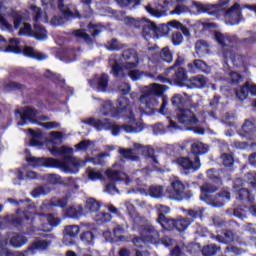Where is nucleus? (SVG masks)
<instances>
[{"label":"nucleus","instance_id":"obj_27","mask_svg":"<svg viewBox=\"0 0 256 256\" xmlns=\"http://www.w3.org/2000/svg\"><path fill=\"white\" fill-rule=\"evenodd\" d=\"M143 192L145 195H149L154 199H159L163 197V187L161 186H151L148 190L143 188Z\"/></svg>","mask_w":256,"mask_h":256},{"label":"nucleus","instance_id":"obj_18","mask_svg":"<svg viewBox=\"0 0 256 256\" xmlns=\"http://www.w3.org/2000/svg\"><path fill=\"white\" fill-rule=\"evenodd\" d=\"M0 51H5L6 53H21V45H19V40L11 39L9 45L7 46V40L0 36Z\"/></svg>","mask_w":256,"mask_h":256},{"label":"nucleus","instance_id":"obj_56","mask_svg":"<svg viewBox=\"0 0 256 256\" xmlns=\"http://www.w3.org/2000/svg\"><path fill=\"white\" fill-rule=\"evenodd\" d=\"M173 45H181L183 43V35L179 32H176L172 36Z\"/></svg>","mask_w":256,"mask_h":256},{"label":"nucleus","instance_id":"obj_16","mask_svg":"<svg viewBox=\"0 0 256 256\" xmlns=\"http://www.w3.org/2000/svg\"><path fill=\"white\" fill-rule=\"evenodd\" d=\"M13 21L14 27L16 29H20L19 35H33V29L31 28V25H29L28 23H23V19L21 18L19 13H13Z\"/></svg>","mask_w":256,"mask_h":256},{"label":"nucleus","instance_id":"obj_46","mask_svg":"<svg viewBox=\"0 0 256 256\" xmlns=\"http://www.w3.org/2000/svg\"><path fill=\"white\" fill-rule=\"evenodd\" d=\"M215 253H217V246L215 245H208L202 249V255L204 256L215 255Z\"/></svg>","mask_w":256,"mask_h":256},{"label":"nucleus","instance_id":"obj_25","mask_svg":"<svg viewBox=\"0 0 256 256\" xmlns=\"http://www.w3.org/2000/svg\"><path fill=\"white\" fill-rule=\"evenodd\" d=\"M23 53L24 55H26V57H31L32 59H37L38 61H44V59H47V55L38 52L37 50L29 46H26L24 48Z\"/></svg>","mask_w":256,"mask_h":256},{"label":"nucleus","instance_id":"obj_20","mask_svg":"<svg viewBox=\"0 0 256 256\" xmlns=\"http://www.w3.org/2000/svg\"><path fill=\"white\" fill-rule=\"evenodd\" d=\"M29 10L33 14L34 21H36V23H47L49 21L47 12H42L41 8L37 7L36 5L31 4Z\"/></svg>","mask_w":256,"mask_h":256},{"label":"nucleus","instance_id":"obj_39","mask_svg":"<svg viewBox=\"0 0 256 256\" xmlns=\"http://www.w3.org/2000/svg\"><path fill=\"white\" fill-rule=\"evenodd\" d=\"M253 129H255L253 122L249 120L246 121L242 126V135H244V137H249L251 133H253Z\"/></svg>","mask_w":256,"mask_h":256},{"label":"nucleus","instance_id":"obj_51","mask_svg":"<svg viewBox=\"0 0 256 256\" xmlns=\"http://www.w3.org/2000/svg\"><path fill=\"white\" fill-rule=\"evenodd\" d=\"M146 10L148 11V13H150V15H152L153 17H157L159 19V17H163V15L165 14L164 11H159L151 6H147Z\"/></svg>","mask_w":256,"mask_h":256},{"label":"nucleus","instance_id":"obj_40","mask_svg":"<svg viewBox=\"0 0 256 256\" xmlns=\"http://www.w3.org/2000/svg\"><path fill=\"white\" fill-rule=\"evenodd\" d=\"M160 57L163 61H166V63H171V61H173V53H171L169 47H165L161 50Z\"/></svg>","mask_w":256,"mask_h":256},{"label":"nucleus","instance_id":"obj_9","mask_svg":"<svg viewBox=\"0 0 256 256\" xmlns=\"http://www.w3.org/2000/svg\"><path fill=\"white\" fill-rule=\"evenodd\" d=\"M7 245V240L0 241V256H29V255H35L36 251H41L43 249H47L49 245H51V242H47L45 240H38L34 243H32L31 247L28 248V250L24 252H14L11 254L5 246Z\"/></svg>","mask_w":256,"mask_h":256},{"label":"nucleus","instance_id":"obj_47","mask_svg":"<svg viewBox=\"0 0 256 256\" xmlns=\"http://www.w3.org/2000/svg\"><path fill=\"white\" fill-rule=\"evenodd\" d=\"M217 240L220 243H231L233 241V232L228 231L224 233V236H217Z\"/></svg>","mask_w":256,"mask_h":256},{"label":"nucleus","instance_id":"obj_8","mask_svg":"<svg viewBox=\"0 0 256 256\" xmlns=\"http://www.w3.org/2000/svg\"><path fill=\"white\" fill-rule=\"evenodd\" d=\"M177 120L182 125H195L193 131L196 135H205L207 131L205 130V126H203L205 124V117H197L189 109L180 110L177 114Z\"/></svg>","mask_w":256,"mask_h":256},{"label":"nucleus","instance_id":"obj_42","mask_svg":"<svg viewBox=\"0 0 256 256\" xmlns=\"http://www.w3.org/2000/svg\"><path fill=\"white\" fill-rule=\"evenodd\" d=\"M101 31H105V27L97 26L91 23L88 25V32L90 33V35H92V37H97V35H99Z\"/></svg>","mask_w":256,"mask_h":256},{"label":"nucleus","instance_id":"obj_3","mask_svg":"<svg viewBox=\"0 0 256 256\" xmlns=\"http://www.w3.org/2000/svg\"><path fill=\"white\" fill-rule=\"evenodd\" d=\"M173 3H177L175 9L171 11V15H183L185 13H189L196 7L202 11V13H209V15L215 14L216 11H223L227 7L228 0H220L218 4H199L193 0H160L158 5L160 7H169V5H173Z\"/></svg>","mask_w":256,"mask_h":256},{"label":"nucleus","instance_id":"obj_58","mask_svg":"<svg viewBox=\"0 0 256 256\" xmlns=\"http://www.w3.org/2000/svg\"><path fill=\"white\" fill-rule=\"evenodd\" d=\"M42 5H43L44 9L49 11V9L55 8V0H42Z\"/></svg>","mask_w":256,"mask_h":256},{"label":"nucleus","instance_id":"obj_62","mask_svg":"<svg viewBox=\"0 0 256 256\" xmlns=\"http://www.w3.org/2000/svg\"><path fill=\"white\" fill-rule=\"evenodd\" d=\"M119 91L124 95H127V93L131 91V87L129 86V84L123 83L122 85L119 86Z\"/></svg>","mask_w":256,"mask_h":256},{"label":"nucleus","instance_id":"obj_55","mask_svg":"<svg viewBox=\"0 0 256 256\" xmlns=\"http://www.w3.org/2000/svg\"><path fill=\"white\" fill-rule=\"evenodd\" d=\"M95 221H101V222H106V221H111V215L109 213H98L95 215Z\"/></svg>","mask_w":256,"mask_h":256},{"label":"nucleus","instance_id":"obj_34","mask_svg":"<svg viewBox=\"0 0 256 256\" xmlns=\"http://www.w3.org/2000/svg\"><path fill=\"white\" fill-rule=\"evenodd\" d=\"M176 83L183 87V85H189V80H187V74L183 68H178L176 72Z\"/></svg>","mask_w":256,"mask_h":256},{"label":"nucleus","instance_id":"obj_30","mask_svg":"<svg viewBox=\"0 0 256 256\" xmlns=\"http://www.w3.org/2000/svg\"><path fill=\"white\" fill-rule=\"evenodd\" d=\"M192 87H197V89H203V87H207V78L205 76H197L189 80L188 85Z\"/></svg>","mask_w":256,"mask_h":256},{"label":"nucleus","instance_id":"obj_21","mask_svg":"<svg viewBox=\"0 0 256 256\" xmlns=\"http://www.w3.org/2000/svg\"><path fill=\"white\" fill-rule=\"evenodd\" d=\"M251 93V95H256V85L255 84H246L242 88H240L238 91H236V96L240 101H244V99H247L248 93Z\"/></svg>","mask_w":256,"mask_h":256},{"label":"nucleus","instance_id":"obj_53","mask_svg":"<svg viewBox=\"0 0 256 256\" xmlns=\"http://www.w3.org/2000/svg\"><path fill=\"white\" fill-rule=\"evenodd\" d=\"M221 159L225 167H231L233 165V156L231 154H223Z\"/></svg>","mask_w":256,"mask_h":256},{"label":"nucleus","instance_id":"obj_31","mask_svg":"<svg viewBox=\"0 0 256 256\" xmlns=\"http://www.w3.org/2000/svg\"><path fill=\"white\" fill-rule=\"evenodd\" d=\"M43 219L48 221V224L43 227V231L46 232L51 231L53 227H57V225L60 223V220L53 215L44 216Z\"/></svg>","mask_w":256,"mask_h":256},{"label":"nucleus","instance_id":"obj_48","mask_svg":"<svg viewBox=\"0 0 256 256\" xmlns=\"http://www.w3.org/2000/svg\"><path fill=\"white\" fill-rule=\"evenodd\" d=\"M58 3V8L62 13L64 14L65 17H72L73 13H71V10H69V7L63 5V0H57Z\"/></svg>","mask_w":256,"mask_h":256},{"label":"nucleus","instance_id":"obj_11","mask_svg":"<svg viewBox=\"0 0 256 256\" xmlns=\"http://www.w3.org/2000/svg\"><path fill=\"white\" fill-rule=\"evenodd\" d=\"M124 21L125 23H127V25H132L133 27H143V35L145 39H149L151 35L157 33L158 31V28L155 25V23L147 19L135 20V18L126 17L124 18Z\"/></svg>","mask_w":256,"mask_h":256},{"label":"nucleus","instance_id":"obj_35","mask_svg":"<svg viewBox=\"0 0 256 256\" xmlns=\"http://www.w3.org/2000/svg\"><path fill=\"white\" fill-rule=\"evenodd\" d=\"M30 135H31V141H30V145H32V147H41V132L40 131H33V130H29Z\"/></svg>","mask_w":256,"mask_h":256},{"label":"nucleus","instance_id":"obj_15","mask_svg":"<svg viewBox=\"0 0 256 256\" xmlns=\"http://www.w3.org/2000/svg\"><path fill=\"white\" fill-rule=\"evenodd\" d=\"M159 239V232L155 231L154 229H149L142 233V238H136L134 243L137 247H143L141 243H157Z\"/></svg>","mask_w":256,"mask_h":256},{"label":"nucleus","instance_id":"obj_52","mask_svg":"<svg viewBox=\"0 0 256 256\" xmlns=\"http://www.w3.org/2000/svg\"><path fill=\"white\" fill-rule=\"evenodd\" d=\"M81 239L83 243H87L88 245H91L93 243V232H85L81 235Z\"/></svg>","mask_w":256,"mask_h":256},{"label":"nucleus","instance_id":"obj_49","mask_svg":"<svg viewBox=\"0 0 256 256\" xmlns=\"http://www.w3.org/2000/svg\"><path fill=\"white\" fill-rule=\"evenodd\" d=\"M168 119V125H167V129L168 131H175L177 129H179V125H177V122H175V119H177V117L172 116V117H167Z\"/></svg>","mask_w":256,"mask_h":256},{"label":"nucleus","instance_id":"obj_63","mask_svg":"<svg viewBox=\"0 0 256 256\" xmlns=\"http://www.w3.org/2000/svg\"><path fill=\"white\" fill-rule=\"evenodd\" d=\"M107 193H110V195H115L117 193V188H115V184L110 183L106 186Z\"/></svg>","mask_w":256,"mask_h":256},{"label":"nucleus","instance_id":"obj_60","mask_svg":"<svg viewBox=\"0 0 256 256\" xmlns=\"http://www.w3.org/2000/svg\"><path fill=\"white\" fill-rule=\"evenodd\" d=\"M104 157H109V154H100L98 158L90 159L89 161H92L94 165H103V162L101 161V159H103Z\"/></svg>","mask_w":256,"mask_h":256},{"label":"nucleus","instance_id":"obj_22","mask_svg":"<svg viewBox=\"0 0 256 256\" xmlns=\"http://www.w3.org/2000/svg\"><path fill=\"white\" fill-rule=\"evenodd\" d=\"M106 175L111 181H125L126 185H129V177L123 172H116L111 169L106 171Z\"/></svg>","mask_w":256,"mask_h":256},{"label":"nucleus","instance_id":"obj_2","mask_svg":"<svg viewBox=\"0 0 256 256\" xmlns=\"http://www.w3.org/2000/svg\"><path fill=\"white\" fill-rule=\"evenodd\" d=\"M63 137V133L61 132H51L46 140V147L51 155H63L64 159L62 161L55 158H37L27 155V163L31 167H56L64 171V173H78L79 167H83L85 161L75 157H69V155L73 154V148L58 146L63 142Z\"/></svg>","mask_w":256,"mask_h":256},{"label":"nucleus","instance_id":"obj_57","mask_svg":"<svg viewBox=\"0 0 256 256\" xmlns=\"http://www.w3.org/2000/svg\"><path fill=\"white\" fill-rule=\"evenodd\" d=\"M75 37H78V39H84V41H89V34H87L83 30H76L74 32Z\"/></svg>","mask_w":256,"mask_h":256},{"label":"nucleus","instance_id":"obj_50","mask_svg":"<svg viewBox=\"0 0 256 256\" xmlns=\"http://www.w3.org/2000/svg\"><path fill=\"white\" fill-rule=\"evenodd\" d=\"M106 49H108V51H117L118 49H121V46L119 45L117 40L112 39L107 42Z\"/></svg>","mask_w":256,"mask_h":256},{"label":"nucleus","instance_id":"obj_28","mask_svg":"<svg viewBox=\"0 0 256 256\" xmlns=\"http://www.w3.org/2000/svg\"><path fill=\"white\" fill-rule=\"evenodd\" d=\"M27 241H29L23 235L14 234L10 237V245L15 248L23 247V245H27Z\"/></svg>","mask_w":256,"mask_h":256},{"label":"nucleus","instance_id":"obj_7","mask_svg":"<svg viewBox=\"0 0 256 256\" xmlns=\"http://www.w3.org/2000/svg\"><path fill=\"white\" fill-rule=\"evenodd\" d=\"M119 153L124 157V159H128L129 161H137L139 159V155H146L148 163H152V167H157V159L154 156L152 148L145 147L140 144H134L133 149H120Z\"/></svg>","mask_w":256,"mask_h":256},{"label":"nucleus","instance_id":"obj_14","mask_svg":"<svg viewBox=\"0 0 256 256\" xmlns=\"http://www.w3.org/2000/svg\"><path fill=\"white\" fill-rule=\"evenodd\" d=\"M225 21L227 25H239L241 21V7L235 3L225 13Z\"/></svg>","mask_w":256,"mask_h":256},{"label":"nucleus","instance_id":"obj_41","mask_svg":"<svg viewBox=\"0 0 256 256\" xmlns=\"http://www.w3.org/2000/svg\"><path fill=\"white\" fill-rule=\"evenodd\" d=\"M0 27L3 31H11V25L3 17V4H0Z\"/></svg>","mask_w":256,"mask_h":256},{"label":"nucleus","instance_id":"obj_29","mask_svg":"<svg viewBox=\"0 0 256 256\" xmlns=\"http://www.w3.org/2000/svg\"><path fill=\"white\" fill-rule=\"evenodd\" d=\"M100 115H109L110 117H115L117 115L115 107L111 101H106L100 109Z\"/></svg>","mask_w":256,"mask_h":256},{"label":"nucleus","instance_id":"obj_6","mask_svg":"<svg viewBox=\"0 0 256 256\" xmlns=\"http://www.w3.org/2000/svg\"><path fill=\"white\" fill-rule=\"evenodd\" d=\"M217 191V187L213 186L211 183H206L201 187V201H205L208 205L212 207H223L227 201L231 200V193L228 190H222L218 195H213Z\"/></svg>","mask_w":256,"mask_h":256},{"label":"nucleus","instance_id":"obj_64","mask_svg":"<svg viewBox=\"0 0 256 256\" xmlns=\"http://www.w3.org/2000/svg\"><path fill=\"white\" fill-rule=\"evenodd\" d=\"M230 77L232 79V83H239V81H241V75H239L237 72L231 73Z\"/></svg>","mask_w":256,"mask_h":256},{"label":"nucleus","instance_id":"obj_23","mask_svg":"<svg viewBox=\"0 0 256 256\" xmlns=\"http://www.w3.org/2000/svg\"><path fill=\"white\" fill-rule=\"evenodd\" d=\"M156 209L158 211V223H160V225L164 227V229H167V223L169 222V220L165 218V215L166 213H169V207L163 205H156Z\"/></svg>","mask_w":256,"mask_h":256},{"label":"nucleus","instance_id":"obj_10","mask_svg":"<svg viewBox=\"0 0 256 256\" xmlns=\"http://www.w3.org/2000/svg\"><path fill=\"white\" fill-rule=\"evenodd\" d=\"M100 207L101 206L97 200L89 198L86 201V207L84 210L81 206H74L66 208L65 212L68 217H81V215H89V213L92 215H97V211H99Z\"/></svg>","mask_w":256,"mask_h":256},{"label":"nucleus","instance_id":"obj_59","mask_svg":"<svg viewBox=\"0 0 256 256\" xmlns=\"http://www.w3.org/2000/svg\"><path fill=\"white\" fill-rule=\"evenodd\" d=\"M172 105H182L183 103V96L176 94L173 96L172 100Z\"/></svg>","mask_w":256,"mask_h":256},{"label":"nucleus","instance_id":"obj_32","mask_svg":"<svg viewBox=\"0 0 256 256\" xmlns=\"http://www.w3.org/2000/svg\"><path fill=\"white\" fill-rule=\"evenodd\" d=\"M33 36L38 39V41H45L47 39V30L38 24L34 25Z\"/></svg>","mask_w":256,"mask_h":256},{"label":"nucleus","instance_id":"obj_61","mask_svg":"<svg viewBox=\"0 0 256 256\" xmlns=\"http://www.w3.org/2000/svg\"><path fill=\"white\" fill-rule=\"evenodd\" d=\"M64 23H65V20L63 18H57V17H54L50 21V24L54 25V27H58V25H63Z\"/></svg>","mask_w":256,"mask_h":256},{"label":"nucleus","instance_id":"obj_1","mask_svg":"<svg viewBox=\"0 0 256 256\" xmlns=\"http://www.w3.org/2000/svg\"><path fill=\"white\" fill-rule=\"evenodd\" d=\"M165 91H167V87L159 84H151L142 88V95L139 99V113L136 114L135 110L131 109L129 99L125 96L120 97L116 103V109L118 113L126 111V122L128 124L122 127V131H125V133H141L143 131V122L139 120V117H141L142 113L153 111L159 105V101L154 95H161Z\"/></svg>","mask_w":256,"mask_h":256},{"label":"nucleus","instance_id":"obj_13","mask_svg":"<svg viewBox=\"0 0 256 256\" xmlns=\"http://www.w3.org/2000/svg\"><path fill=\"white\" fill-rule=\"evenodd\" d=\"M83 123H85L86 125H92V127H95V129H97L98 131H101L102 129H111L112 135L114 136L119 135V131H121L119 126L112 124L107 120L101 121L94 118H89L87 120H84Z\"/></svg>","mask_w":256,"mask_h":256},{"label":"nucleus","instance_id":"obj_19","mask_svg":"<svg viewBox=\"0 0 256 256\" xmlns=\"http://www.w3.org/2000/svg\"><path fill=\"white\" fill-rule=\"evenodd\" d=\"M79 226L73 225V226H67L64 230V237H63V243L64 245H75V239H71L70 241H67L69 237H77L79 235Z\"/></svg>","mask_w":256,"mask_h":256},{"label":"nucleus","instance_id":"obj_33","mask_svg":"<svg viewBox=\"0 0 256 256\" xmlns=\"http://www.w3.org/2000/svg\"><path fill=\"white\" fill-rule=\"evenodd\" d=\"M167 225H173L177 229V231H185L187 227L189 226V222L186 219H180V220H168Z\"/></svg>","mask_w":256,"mask_h":256},{"label":"nucleus","instance_id":"obj_36","mask_svg":"<svg viewBox=\"0 0 256 256\" xmlns=\"http://www.w3.org/2000/svg\"><path fill=\"white\" fill-rule=\"evenodd\" d=\"M107 81H109V77L106 74H102V75L96 77L98 91H106L107 90Z\"/></svg>","mask_w":256,"mask_h":256},{"label":"nucleus","instance_id":"obj_43","mask_svg":"<svg viewBox=\"0 0 256 256\" xmlns=\"http://www.w3.org/2000/svg\"><path fill=\"white\" fill-rule=\"evenodd\" d=\"M215 39L217 41V43H219V45H221V47H225L228 46L229 44V39L227 38V36H225V34H222L220 32H216L215 33Z\"/></svg>","mask_w":256,"mask_h":256},{"label":"nucleus","instance_id":"obj_24","mask_svg":"<svg viewBox=\"0 0 256 256\" xmlns=\"http://www.w3.org/2000/svg\"><path fill=\"white\" fill-rule=\"evenodd\" d=\"M240 185H243V181L241 179H237L235 181L234 189L238 191L239 199H241L242 201H253V197H251V194L244 188H239Z\"/></svg>","mask_w":256,"mask_h":256},{"label":"nucleus","instance_id":"obj_5","mask_svg":"<svg viewBox=\"0 0 256 256\" xmlns=\"http://www.w3.org/2000/svg\"><path fill=\"white\" fill-rule=\"evenodd\" d=\"M209 151V146L203 142H194L192 144V153L189 157H181L177 159V164L179 165L182 173L184 175H189V173H195L201 169V162L197 155H205Z\"/></svg>","mask_w":256,"mask_h":256},{"label":"nucleus","instance_id":"obj_12","mask_svg":"<svg viewBox=\"0 0 256 256\" xmlns=\"http://www.w3.org/2000/svg\"><path fill=\"white\" fill-rule=\"evenodd\" d=\"M166 193L169 199L181 201L185 197V185L179 179H175L171 182V186L167 188Z\"/></svg>","mask_w":256,"mask_h":256},{"label":"nucleus","instance_id":"obj_44","mask_svg":"<svg viewBox=\"0 0 256 256\" xmlns=\"http://www.w3.org/2000/svg\"><path fill=\"white\" fill-rule=\"evenodd\" d=\"M87 175H88V179H90V181H97V179H102V177H103L101 172H99L95 169H91V168L87 169Z\"/></svg>","mask_w":256,"mask_h":256},{"label":"nucleus","instance_id":"obj_54","mask_svg":"<svg viewBox=\"0 0 256 256\" xmlns=\"http://www.w3.org/2000/svg\"><path fill=\"white\" fill-rule=\"evenodd\" d=\"M46 180L50 182L52 185H55V183H61V177L56 174H48L46 176Z\"/></svg>","mask_w":256,"mask_h":256},{"label":"nucleus","instance_id":"obj_37","mask_svg":"<svg viewBox=\"0 0 256 256\" xmlns=\"http://www.w3.org/2000/svg\"><path fill=\"white\" fill-rule=\"evenodd\" d=\"M195 49L197 55L200 57H202V55H206V53H209V46L205 41H198L195 45Z\"/></svg>","mask_w":256,"mask_h":256},{"label":"nucleus","instance_id":"obj_4","mask_svg":"<svg viewBox=\"0 0 256 256\" xmlns=\"http://www.w3.org/2000/svg\"><path fill=\"white\" fill-rule=\"evenodd\" d=\"M137 67H139L137 52L127 50L123 53L120 64L116 62L112 65V73L115 77H119V75H123V73H128L132 81H139V79L143 77V73L140 72Z\"/></svg>","mask_w":256,"mask_h":256},{"label":"nucleus","instance_id":"obj_45","mask_svg":"<svg viewBox=\"0 0 256 256\" xmlns=\"http://www.w3.org/2000/svg\"><path fill=\"white\" fill-rule=\"evenodd\" d=\"M77 151H87V149H91L93 147V143L89 140H83L76 146Z\"/></svg>","mask_w":256,"mask_h":256},{"label":"nucleus","instance_id":"obj_17","mask_svg":"<svg viewBox=\"0 0 256 256\" xmlns=\"http://www.w3.org/2000/svg\"><path fill=\"white\" fill-rule=\"evenodd\" d=\"M16 119H20L18 121V125L23 126L27 121H33L35 119V109L33 108H21L16 110Z\"/></svg>","mask_w":256,"mask_h":256},{"label":"nucleus","instance_id":"obj_26","mask_svg":"<svg viewBox=\"0 0 256 256\" xmlns=\"http://www.w3.org/2000/svg\"><path fill=\"white\" fill-rule=\"evenodd\" d=\"M188 69L191 73H195V69H200L204 73H209L211 69L202 60H195L193 63L188 64Z\"/></svg>","mask_w":256,"mask_h":256},{"label":"nucleus","instance_id":"obj_38","mask_svg":"<svg viewBox=\"0 0 256 256\" xmlns=\"http://www.w3.org/2000/svg\"><path fill=\"white\" fill-rule=\"evenodd\" d=\"M168 27H173V29H180V31H182L186 37H189V29H187V27L183 26V24L177 20L168 22Z\"/></svg>","mask_w":256,"mask_h":256}]
</instances>
